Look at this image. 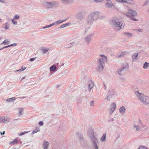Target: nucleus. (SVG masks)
<instances>
[{
  "mask_svg": "<svg viewBox=\"0 0 149 149\" xmlns=\"http://www.w3.org/2000/svg\"><path fill=\"white\" fill-rule=\"evenodd\" d=\"M135 94L139 100L143 104L146 105L149 104V97L143 94L140 93L138 91H136Z\"/></svg>",
  "mask_w": 149,
  "mask_h": 149,
  "instance_id": "obj_1",
  "label": "nucleus"
},
{
  "mask_svg": "<svg viewBox=\"0 0 149 149\" xmlns=\"http://www.w3.org/2000/svg\"><path fill=\"white\" fill-rule=\"evenodd\" d=\"M98 58V61H97V67L100 71H102L104 68V66L105 63L107 60V57L103 55H100Z\"/></svg>",
  "mask_w": 149,
  "mask_h": 149,
  "instance_id": "obj_2",
  "label": "nucleus"
},
{
  "mask_svg": "<svg viewBox=\"0 0 149 149\" xmlns=\"http://www.w3.org/2000/svg\"><path fill=\"white\" fill-rule=\"evenodd\" d=\"M111 24L115 29L117 31L120 30L124 26L123 22L118 18L113 19L111 21Z\"/></svg>",
  "mask_w": 149,
  "mask_h": 149,
  "instance_id": "obj_3",
  "label": "nucleus"
},
{
  "mask_svg": "<svg viewBox=\"0 0 149 149\" xmlns=\"http://www.w3.org/2000/svg\"><path fill=\"white\" fill-rule=\"evenodd\" d=\"M125 15L132 20L137 21L138 20L135 17V16L137 15V13L134 10L129 9L127 12L125 13Z\"/></svg>",
  "mask_w": 149,
  "mask_h": 149,
  "instance_id": "obj_4",
  "label": "nucleus"
},
{
  "mask_svg": "<svg viewBox=\"0 0 149 149\" xmlns=\"http://www.w3.org/2000/svg\"><path fill=\"white\" fill-rule=\"evenodd\" d=\"M93 35V33H91L86 36L84 39L85 42L87 44H89L91 42Z\"/></svg>",
  "mask_w": 149,
  "mask_h": 149,
  "instance_id": "obj_5",
  "label": "nucleus"
},
{
  "mask_svg": "<svg viewBox=\"0 0 149 149\" xmlns=\"http://www.w3.org/2000/svg\"><path fill=\"white\" fill-rule=\"evenodd\" d=\"M116 109V105L115 102L112 103L110 106L109 109V113L111 114Z\"/></svg>",
  "mask_w": 149,
  "mask_h": 149,
  "instance_id": "obj_6",
  "label": "nucleus"
},
{
  "mask_svg": "<svg viewBox=\"0 0 149 149\" xmlns=\"http://www.w3.org/2000/svg\"><path fill=\"white\" fill-rule=\"evenodd\" d=\"M90 15L95 20L99 18V17L100 15V13L99 11H95L91 13Z\"/></svg>",
  "mask_w": 149,
  "mask_h": 149,
  "instance_id": "obj_7",
  "label": "nucleus"
},
{
  "mask_svg": "<svg viewBox=\"0 0 149 149\" xmlns=\"http://www.w3.org/2000/svg\"><path fill=\"white\" fill-rule=\"evenodd\" d=\"M107 94L110 96V97H113L115 96L116 93L113 88L111 87L108 91Z\"/></svg>",
  "mask_w": 149,
  "mask_h": 149,
  "instance_id": "obj_8",
  "label": "nucleus"
},
{
  "mask_svg": "<svg viewBox=\"0 0 149 149\" xmlns=\"http://www.w3.org/2000/svg\"><path fill=\"white\" fill-rule=\"evenodd\" d=\"M138 123L139 124L138 125H137L135 124H134L133 128V129L135 128L137 131H140L141 130V127L142 126V124L141 120L140 119L139 120Z\"/></svg>",
  "mask_w": 149,
  "mask_h": 149,
  "instance_id": "obj_9",
  "label": "nucleus"
},
{
  "mask_svg": "<svg viewBox=\"0 0 149 149\" xmlns=\"http://www.w3.org/2000/svg\"><path fill=\"white\" fill-rule=\"evenodd\" d=\"M88 134L91 141L94 140V139H97V138L94 135V132L93 130L90 129L88 132Z\"/></svg>",
  "mask_w": 149,
  "mask_h": 149,
  "instance_id": "obj_10",
  "label": "nucleus"
},
{
  "mask_svg": "<svg viewBox=\"0 0 149 149\" xmlns=\"http://www.w3.org/2000/svg\"><path fill=\"white\" fill-rule=\"evenodd\" d=\"M56 1L47 2L45 3V6L48 8L53 7L56 4Z\"/></svg>",
  "mask_w": 149,
  "mask_h": 149,
  "instance_id": "obj_11",
  "label": "nucleus"
},
{
  "mask_svg": "<svg viewBox=\"0 0 149 149\" xmlns=\"http://www.w3.org/2000/svg\"><path fill=\"white\" fill-rule=\"evenodd\" d=\"M94 140L91 141L93 144V149H98V147L97 146L98 141L97 139H95Z\"/></svg>",
  "mask_w": 149,
  "mask_h": 149,
  "instance_id": "obj_12",
  "label": "nucleus"
},
{
  "mask_svg": "<svg viewBox=\"0 0 149 149\" xmlns=\"http://www.w3.org/2000/svg\"><path fill=\"white\" fill-rule=\"evenodd\" d=\"M10 121V119L8 117H0V122L1 123H8Z\"/></svg>",
  "mask_w": 149,
  "mask_h": 149,
  "instance_id": "obj_13",
  "label": "nucleus"
},
{
  "mask_svg": "<svg viewBox=\"0 0 149 149\" xmlns=\"http://www.w3.org/2000/svg\"><path fill=\"white\" fill-rule=\"evenodd\" d=\"M87 23L90 24H92L95 20L93 19L90 14L88 16L87 19Z\"/></svg>",
  "mask_w": 149,
  "mask_h": 149,
  "instance_id": "obj_14",
  "label": "nucleus"
},
{
  "mask_svg": "<svg viewBox=\"0 0 149 149\" xmlns=\"http://www.w3.org/2000/svg\"><path fill=\"white\" fill-rule=\"evenodd\" d=\"M68 19V18H67L66 19L63 20H59L57 21H56L52 23V24H53V26L55 25H58L61 23L64 22L65 21H66V20Z\"/></svg>",
  "mask_w": 149,
  "mask_h": 149,
  "instance_id": "obj_15",
  "label": "nucleus"
},
{
  "mask_svg": "<svg viewBox=\"0 0 149 149\" xmlns=\"http://www.w3.org/2000/svg\"><path fill=\"white\" fill-rule=\"evenodd\" d=\"M94 86V83L92 81H89L88 84V89L89 91H90L91 89Z\"/></svg>",
  "mask_w": 149,
  "mask_h": 149,
  "instance_id": "obj_16",
  "label": "nucleus"
},
{
  "mask_svg": "<svg viewBox=\"0 0 149 149\" xmlns=\"http://www.w3.org/2000/svg\"><path fill=\"white\" fill-rule=\"evenodd\" d=\"M50 71L55 72L57 71V67L56 65L54 64L49 68Z\"/></svg>",
  "mask_w": 149,
  "mask_h": 149,
  "instance_id": "obj_17",
  "label": "nucleus"
},
{
  "mask_svg": "<svg viewBox=\"0 0 149 149\" xmlns=\"http://www.w3.org/2000/svg\"><path fill=\"white\" fill-rule=\"evenodd\" d=\"M49 145V143L46 141H44L43 143V146L44 149H47Z\"/></svg>",
  "mask_w": 149,
  "mask_h": 149,
  "instance_id": "obj_18",
  "label": "nucleus"
},
{
  "mask_svg": "<svg viewBox=\"0 0 149 149\" xmlns=\"http://www.w3.org/2000/svg\"><path fill=\"white\" fill-rule=\"evenodd\" d=\"M126 111V109L124 106L121 107L119 109V112L122 114L125 113Z\"/></svg>",
  "mask_w": 149,
  "mask_h": 149,
  "instance_id": "obj_19",
  "label": "nucleus"
},
{
  "mask_svg": "<svg viewBox=\"0 0 149 149\" xmlns=\"http://www.w3.org/2000/svg\"><path fill=\"white\" fill-rule=\"evenodd\" d=\"M125 69V67H123L119 69L118 70V73L119 74V75L121 76L122 75H123V72Z\"/></svg>",
  "mask_w": 149,
  "mask_h": 149,
  "instance_id": "obj_20",
  "label": "nucleus"
},
{
  "mask_svg": "<svg viewBox=\"0 0 149 149\" xmlns=\"http://www.w3.org/2000/svg\"><path fill=\"white\" fill-rule=\"evenodd\" d=\"M3 28L5 30L9 29H10V24L8 22H6L3 24Z\"/></svg>",
  "mask_w": 149,
  "mask_h": 149,
  "instance_id": "obj_21",
  "label": "nucleus"
},
{
  "mask_svg": "<svg viewBox=\"0 0 149 149\" xmlns=\"http://www.w3.org/2000/svg\"><path fill=\"white\" fill-rule=\"evenodd\" d=\"M62 3L67 5H69L70 3L69 0H60Z\"/></svg>",
  "mask_w": 149,
  "mask_h": 149,
  "instance_id": "obj_22",
  "label": "nucleus"
},
{
  "mask_svg": "<svg viewBox=\"0 0 149 149\" xmlns=\"http://www.w3.org/2000/svg\"><path fill=\"white\" fill-rule=\"evenodd\" d=\"M138 56V53H135V54H133L132 55V61H135V60H136L137 59V58Z\"/></svg>",
  "mask_w": 149,
  "mask_h": 149,
  "instance_id": "obj_23",
  "label": "nucleus"
},
{
  "mask_svg": "<svg viewBox=\"0 0 149 149\" xmlns=\"http://www.w3.org/2000/svg\"><path fill=\"white\" fill-rule=\"evenodd\" d=\"M106 134L105 133L103 134L102 136L100 139V141L102 142H104L105 141L106 138Z\"/></svg>",
  "mask_w": 149,
  "mask_h": 149,
  "instance_id": "obj_24",
  "label": "nucleus"
},
{
  "mask_svg": "<svg viewBox=\"0 0 149 149\" xmlns=\"http://www.w3.org/2000/svg\"><path fill=\"white\" fill-rule=\"evenodd\" d=\"M125 3L130 4H134L135 3L132 0H125Z\"/></svg>",
  "mask_w": 149,
  "mask_h": 149,
  "instance_id": "obj_25",
  "label": "nucleus"
},
{
  "mask_svg": "<svg viewBox=\"0 0 149 149\" xmlns=\"http://www.w3.org/2000/svg\"><path fill=\"white\" fill-rule=\"evenodd\" d=\"M123 34L127 37H131L132 36V34L130 33L125 32Z\"/></svg>",
  "mask_w": 149,
  "mask_h": 149,
  "instance_id": "obj_26",
  "label": "nucleus"
},
{
  "mask_svg": "<svg viewBox=\"0 0 149 149\" xmlns=\"http://www.w3.org/2000/svg\"><path fill=\"white\" fill-rule=\"evenodd\" d=\"M16 97L10 98L6 99V101L8 102H12L13 101L15 100L16 99Z\"/></svg>",
  "mask_w": 149,
  "mask_h": 149,
  "instance_id": "obj_27",
  "label": "nucleus"
},
{
  "mask_svg": "<svg viewBox=\"0 0 149 149\" xmlns=\"http://www.w3.org/2000/svg\"><path fill=\"white\" fill-rule=\"evenodd\" d=\"M18 109L19 110V116H20L21 115L23 114L24 109L22 108H19Z\"/></svg>",
  "mask_w": 149,
  "mask_h": 149,
  "instance_id": "obj_28",
  "label": "nucleus"
},
{
  "mask_svg": "<svg viewBox=\"0 0 149 149\" xmlns=\"http://www.w3.org/2000/svg\"><path fill=\"white\" fill-rule=\"evenodd\" d=\"M113 6V3L112 2L109 3H105V6L106 7L108 8L111 7Z\"/></svg>",
  "mask_w": 149,
  "mask_h": 149,
  "instance_id": "obj_29",
  "label": "nucleus"
},
{
  "mask_svg": "<svg viewBox=\"0 0 149 149\" xmlns=\"http://www.w3.org/2000/svg\"><path fill=\"white\" fill-rule=\"evenodd\" d=\"M149 67V63L147 62H145L143 64V68L145 69H147Z\"/></svg>",
  "mask_w": 149,
  "mask_h": 149,
  "instance_id": "obj_30",
  "label": "nucleus"
},
{
  "mask_svg": "<svg viewBox=\"0 0 149 149\" xmlns=\"http://www.w3.org/2000/svg\"><path fill=\"white\" fill-rule=\"evenodd\" d=\"M40 128L38 127H36L35 129L33 130V131L32 134H34L37 132L38 131H40Z\"/></svg>",
  "mask_w": 149,
  "mask_h": 149,
  "instance_id": "obj_31",
  "label": "nucleus"
},
{
  "mask_svg": "<svg viewBox=\"0 0 149 149\" xmlns=\"http://www.w3.org/2000/svg\"><path fill=\"white\" fill-rule=\"evenodd\" d=\"M10 41L7 39L5 40L1 44V45H2L3 44L5 45H7L9 44Z\"/></svg>",
  "mask_w": 149,
  "mask_h": 149,
  "instance_id": "obj_32",
  "label": "nucleus"
},
{
  "mask_svg": "<svg viewBox=\"0 0 149 149\" xmlns=\"http://www.w3.org/2000/svg\"><path fill=\"white\" fill-rule=\"evenodd\" d=\"M18 141L17 139H14L12 141L10 142L9 144H10L13 145L14 144H17Z\"/></svg>",
  "mask_w": 149,
  "mask_h": 149,
  "instance_id": "obj_33",
  "label": "nucleus"
},
{
  "mask_svg": "<svg viewBox=\"0 0 149 149\" xmlns=\"http://www.w3.org/2000/svg\"><path fill=\"white\" fill-rule=\"evenodd\" d=\"M41 50L44 53H45L49 51V49L47 48H42Z\"/></svg>",
  "mask_w": 149,
  "mask_h": 149,
  "instance_id": "obj_34",
  "label": "nucleus"
},
{
  "mask_svg": "<svg viewBox=\"0 0 149 149\" xmlns=\"http://www.w3.org/2000/svg\"><path fill=\"white\" fill-rule=\"evenodd\" d=\"M13 18L15 20H18L20 18V17L19 15L16 14L14 16Z\"/></svg>",
  "mask_w": 149,
  "mask_h": 149,
  "instance_id": "obj_35",
  "label": "nucleus"
},
{
  "mask_svg": "<svg viewBox=\"0 0 149 149\" xmlns=\"http://www.w3.org/2000/svg\"><path fill=\"white\" fill-rule=\"evenodd\" d=\"M78 139L81 143L84 140V138L82 136H80L79 137Z\"/></svg>",
  "mask_w": 149,
  "mask_h": 149,
  "instance_id": "obj_36",
  "label": "nucleus"
},
{
  "mask_svg": "<svg viewBox=\"0 0 149 149\" xmlns=\"http://www.w3.org/2000/svg\"><path fill=\"white\" fill-rule=\"evenodd\" d=\"M128 52H122L120 55L119 57H121L125 55L126 54H128Z\"/></svg>",
  "mask_w": 149,
  "mask_h": 149,
  "instance_id": "obj_37",
  "label": "nucleus"
},
{
  "mask_svg": "<svg viewBox=\"0 0 149 149\" xmlns=\"http://www.w3.org/2000/svg\"><path fill=\"white\" fill-rule=\"evenodd\" d=\"M12 22L14 25H16L17 24V22L16 20H15L14 18L12 19Z\"/></svg>",
  "mask_w": 149,
  "mask_h": 149,
  "instance_id": "obj_38",
  "label": "nucleus"
},
{
  "mask_svg": "<svg viewBox=\"0 0 149 149\" xmlns=\"http://www.w3.org/2000/svg\"><path fill=\"white\" fill-rule=\"evenodd\" d=\"M69 24H70L69 23H68L65 24H63L60 27V28H63L65 27V26H67Z\"/></svg>",
  "mask_w": 149,
  "mask_h": 149,
  "instance_id": "obj_39",
  "label": "nucleus"
},
{
  "mask_svg": "<svg viewBox=\"0 0 149 149\" xmlns=\"http://www.w3.org/2000/svg\"><path fill=\"white\" fill-rule=\"evenodd\" d=\"M26 68V67H22L20 69L16 71V72L22 71L25 70Z\"/></svg>",
  "mask_w": 149,
  "mask_h": 149,
  "instance_id": "obj_40",
  "label": "nucleus"
},
{
  "mask_svg": "<svg viewBox=\"0 0 149 149\" xmlns=\"http://www.w3.org/2000/svg\"><path fill=\"white\" fill-rule=\"evenodd\" d=\"M53 26V24L52 23V24H49V25H46L45 26L43 27V29H45L47 28H49V27H52Z\"/></svg>",
  "mask_w": 149,
  "mask_h": 149,
  "instance_id": "obj_41",
  "label": "nucleus"
},
{
  "mask_svg": "<svg viewBox=\"0 0 149 149\" xmlns=\"http://www.w3.org/2000/svg\"><path fill=\"white\" fill-rule=\"evenodd\" d=\"M116 1L119 3H125V0H116Z\"/></svg>",
  "mask_w": 149,
  "mask_h": 149,
  "instance_id": "obj_42",
  "label": "nucleus"
},
{
  "mask_svg": "<svg viewBox=\"0 0 149 149\" xmlns=\"http://www.w3.org/2000/svg\"><path fill=\"white\" fill-rule=\"evenodd\" d=\"M148 2H149V0H146L144 2V3L143 4V6H145L147 5L148 4Z\"/></svg>",
  "mask_w": 149,
  "mask_h": 149,
  "instance_id": "obj_43",
  "label": "nucleus"
},
{
  "mask_svg": "<svg viewBox=\"0 0 149 149\" xmlns=\"http://www.w3.org/2000/svg\"><path fill=\"white\" fill-rule=\"evenodd\" d=\"M137 149H148L146 147L141 146Z\"/></svg>",
  "mask_w": 149,
  "mask_h": 149,
  "instance_id": "obj_44",
  "label": "nucleus"
},
{
  "mask_svg": "<svg viewBox=\"0 0 149 149\" xmlns=\"http://www.w3.org/2000/svg\"><path fill=\"white\" fill-rule=\"evenodd\" d=\"M29 132V131H27V132H22L20 133L19 135L22 136V135H23L24 134H25L28 132Z\"/></svg>",
  "mask_w": 149,
  "mask_h": 149,
  "instance_id": "obj_45",
  "label": "nucleus"
},
{
  "mask_svg": "<svg viewBox=\"0 0 149 149\" xmlns=\"http://www.w3.org/2000/svg\"><path fill=\"white\" fill-rule=\"evenodd\" d=\"M94 100H92L90 103V106H94Z\"/></svg>",
  "mask_w": 149,
  "mask_h": 149,
  "instance_id": "obj_46",
  "label": "nucleus"
},
{
  "mask_svg": "<svg viewBox=\"0 0 149 149\" xmlns=\"http://www.w3.org/2000/svg\"><path fill=\"white\" fill-rule=\"evenodd\" d=\"M111 97H110V96L109 95H108V96L106 98V99L107 101H109L110 100V98Z\"/></svg>",
  "mask_w": 149,
  "mask_h": 149,
  "instance_id": "obj_47",
  "label": "nucleus"
},
{
  "mask_svg": "<svg viewBox=\"0 0 149 149\" xmlns=\"http://www.w3.org/2000/svg\"><path fill=\"white\" fill-rule=\"evenodd\" d=\"M94 1L96 3L101 2L103 1V0H94Z\"/></svg>",
  "mask_w": 149,
  "mask_h": 149,
  "instance_id": "obj_48",
  "label": "nucleus"
},
{
  "mask_svg": "<svg viewBox=\"0 0 149 149\" xmlns=\"http://www.w3.org/2000/svg\"><path fill=\"white\" fill-rule=\"evenodd\" d=\"M10 47V45H7V46H5L4 47H3L2 48L0 49V50H1L3 49H4V48H8V47Z\"/></svg>",
  "mask_w": 149,
  "mask_h": 149,
  "instance_id": "obj_49",
  "label": "nucleus"
},
{
  "mask_svg": "<svg viewBox=\"0 0 149 149\" xmlns=\"http://www.w3.org/2000/svg\"><path fill=\"white\" fill-rule=\"evenodd\" d=\"M105 18L104 16H100L99 17V19H104Z\"/></svg>",
  "mask_w": 149,
  "mask_h": 149,
  "instance_id": "obj_50",
  "label": "nucleus"
},
{
  "mask_svg": "<svg viewBox=\"0 0 149 149\" xmlns=\"http://www.w3.org/2000/svg\"><path fill=\"white\" fill-rule=\"evenodd\" d=\"M43 123L42 121H40L39 122V124L40 126H42L43 125Z\"/></svg>",
  "mask_w": 149,
  "mask_h": 149,
  "instance_id": "obj_51",
  "label": "nucleus"
},
{
  "mask_svg": "<svg viewBox=\"0 0 149 149\" xmlns=\"http://www.w3.org/2000/svg\"><path fill=\"white\" fill-rule=\"evenodd\" d=\"M10 45V47H11V46H15L17 45V43H13L12 44Z\"/></svg>",
  "mask_w": 149,
  "mask_h": 149,
  "instance_id": "obj_52",
  "label": "nucleus"
},
{
  "mask_svg": "<svg viewBox=\"0 0 149 149\" xmlns=\"http://www.w3.org/2000/svg\"><path fill=\"white\" fill-rule=\"evenodd\" d=\"M36 58V57L32 58L30 59V61H34Z\"/></svg>",
  "mask_w": 149,
  "mask_h": 149,
  "instance_id": "obj_53",
  "label": "nucleus"
},
{
  "mask_svg": "<svg viewBox=\"0 0 149 149\" xmlns=\"http://www.w3.org/2000/svg\"><path fill=\"white\" fill-rule=\"evenodd\" d=\"M89 28H90L89 27H88L87 28H86V29H85V33H87V32L88 29H89Z\"/></svg>",
  "mask_w": 149,
  "mask_h": 149,
  "instance_id": "obj_54",
  "label": "nucleus"
},
{
  "mask_svg": "<svg viewBox=\"0 0 149 149\" xmlns=\"http://www.w3.org/2000/svg\"><path fill=\"white\" fill-rule=\"evenodd\" d=\"M6 1V0H0V2L4 3Z\"/></svg>",
  "mask_w": 149,
  "mask_h": 149,
  "instance_id": "obj_55",
  "label": "nucleus"
},
{
  "mask_svg": "<svg viewBox=\"0 0 149 149\" xmlns=\"http://www.w3.org/2000/svg\"><path fill=\"white\" fill-rule=\"evenodd\" d=\"M103 84H104V87H105V88H104V89H105V90H106V85L105 84V83H103Z\"/></svg>",
  "mask_w": 149,
  "mask_h": 149,
  "instance_id": "obj_56",
  "label": "nucleus"
},
{
  "mask_svg": "<svg viewBox=\"0 0 149 149\" xmlns=\"http://www.w3.org/2000/svg\"><path fill=\"white\" fill-rule=\"evenodd\" d=\"M79 14H80V13H78L77 14V18H79H79H80V17H79L78 16V15Z\"/></svg>",
  "mask_w": 149,
  "mask_h": 149,
  "instance_id": "obj_57",
  "label": "nucleus"
},
{
  "mask_svg": "<svg viewBox=\"0 0 149 149\" xmlns=\"http://www.w3.org/2000/svg\"><path fill=\"white\" fill-rule=\"evenodd\" d=\"M26 97H19V98H21V99H24V98H26Z\"/></svg>",
  "mask_w": 149,
  "mask_h": 149,
  "instance_id": "obj_58",
  "label": "nucleus"
},
{
  "mask_svg": "<svg viewBox=\"0 0 149 149\" xmlns=\"http://www.w3.org/2000/svg\"><path fill=\"white\" fill-rule=\"evenodd\" d=\"M5 131L3 132L2 133H1V132H0L1 134V135H4V134H5Z\"/></svg>",
  "mask_w": 149,
  "mask_h": 149,
  "instance_id": "obj_59",
  "label": "nucleus"
},
{
  "mask_svg": "<svg viewBox=\"0 0 149 149\" xmlns=\"http://www.w3.org/2000/svg\"><path fill=\"white\" fill-rule=\"evenodd\" d=\"M2 22V19H0V23H1Z\"/></svg>",
  "mask_w": 149,
  "mask_h": 149,
  "instance_id": "obj_60",
  "label": "nucleus"
},
{
  "mask_svg": "<svg viewBox=\"0 0 149 149\" xmlns=\"http://www.w3.org/2000/svg\"><path fill=\"white\" fill-rule=\"evenodd\" d=\"M114 119L112 118L111 119V121H113L114 120Z\"/></svg>",
  "mask_w": 149,
  "mask_h": 149,
  "instance_id": "obj_61",
  "label": "nucleus"
},
{
  "mask_svg": "<svg viewBox=\"0 0 149 149\" xmlns=\"http://www.w3.org/2000/svg\"><path fill=\"white\" fill-rule=\"evenodd\" d=\"M25 78V77H23L22 78V79H24V78Z\"/></svg>",
  "mask_w": 149,
  "mask_h": 149,
  "instance_id": "obj_62",
  "label": "nucleus"
},
{
  "mask_svg": "<svg viewBox=\"0 0 149 149\" xmlns=\"http://www.w3.org/2000/svg\"><path fill=\"white\" fill-rule=\"evenodd\" d=\"M148 12H149V9L148 10Z\"/></svg>",
  "mask_w": 149,
  "mask_h": 149,
  "instance_id": "obj_63",
  "label": "nucleus"
},
{
  "mask_svg": "<svg viewBox=\"0 0 149 149\" xmlns=\"http://www.w3.org/2000/svg\"><path fill=\"white\" fill-rule=\"evenodd\" d=\"M111 121V120H109V122Z\"/></svg>",
  "mask_w": 149,
  "mask_h": 149,
  "instance_id": "obj_64",
  "label": "nucleus"
}]
</instances>
